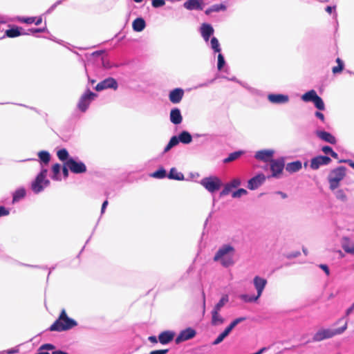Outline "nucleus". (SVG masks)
Wrapping results in <instances>:
<instances>
[{"mask_svg": "<svg viewBox=\"0 0 354 354\" xmlns=\"http://www.w3.org/2000/svg\"><path fill=\"white\" fill-rule=\"evenodd\" d=\"M347 322L340 328L335 330L329 328H322L317 330L313 337V342H321L326 339H330L335 335L342 334L347 329Z\"/></svg>", "mask_w": 354, "mask_h": 354, "instance_id": "obj_3", "label": "nucleus"}, {"mask_svg": "<svg viewBox=\"0 0 354 354\" xmlns=\"http://www.w3.org/2000/svg\"><path fill=\"white\" fill-rule=\"evenodd\" d=\"M346 176V168L338 167L331 171L328 176L330 189L334 190L339 186V183Z\"/></svg>", "mask_w": 354, "mask_h": 354, "instance_id": "obj_4", "label": "nucleus"}, {"mask_svg": "<svg viewBox=\"0 0 354 354\" xmlns=\"http://www.w3.org/2000/svg\"><path fill=\"white\" fill-rule=\"evenodd\" d=\"M313 102L314 103L315 107L319 110L323 111L325 109L324 103L322 99L319 95L317 96V97L314 100Z\"/></svg>", "mask_w": 354, "mask_h": 354, "instance_id": "obj_40", "label": "nucleus"}, {"mask_svg": "<svg viewBox=\"0 0 354 354\" xmlns=\"http://www.w3.org/2000/svg\"><path fill=\"white\" fill-rule=\"evenodd\" d=\"M231 188H235L241 185V180L238 178L233 179L230 183H227Z\"/></svg>", "mask_w": 354, "mask_h": 354, "instance_id": "obj_51", "label": "nucleus"}, {"mask_svg": "<svg viewBox=\"0 0 354 354\" xmlns=\"http://www.w3.org/2000/svg\"><path fill=\"white\" fill-rule=\"evenodd\" d=\"M354 310V303L353 304V305L348 308L346 311V315L348 316L350 313H351L353 312V310Z\"/></svg>", "mask_w": 354, "mask_h": 354, "instance_id": "obj_63", "label": "nucleus"}, {"mask_svg": "<svg viewBox=\"0 0 354 354\" xmlns=\"http://www.w3.org/2000/svg\"><path fill=\"white\" fill-rule=\"evenodd\" d=\"M225 9H226V6L223 3L215 4V5L212 6L208 9H207L205 10V14L209 15L212 12H219L221 10H225Z\"/></svg>", "mask_w": 354, "mask_h": 354, "instance_id": "obj_32", "label": "nucleus"}, {"mask_svg": "<svg viewBox=\"0 0 354 354\" xmlns=\"http://www.w3.org/2000/svg\"><path fill=\"white\" fill-rule=\"evenodd\" d=\"M268 100L274 104H283L288 101L289 97L283 94H270L268 96Z\"/></svg>", "mask_w": 354, "mask_h": 354, "instance_id": "obj_18", "label": "nucleus"}, {"mask_svg": "<svg viewBox=\"0 0 354 354\" xmlns=\"http://www.w3.org/2000/svg\"><path fill=\"white\" fill-rule=\"evenodd\" d=\"M152 6L154 8H159L165 4V0H152Z\"/></svg>", "mask_w": 354, "mask_h": 354, "instance_id": "obj_48", "label": "nucleus"}, {"mask_svg": "<svg viewBox=\"0 0 354 354\" xmlns=\"http://www.w3.org/2000/svg\"><path fill=\"white\" fill-rule=\"evenodd\" d=\"M234 248L230 245H223L216 253L214 260L220 261L225 266L228 267L234 264L233 256Z\"/></svg>", "mask_w": 354, "mask_h": 354, "instance_id": "obj_2", "label": "nucleus"}, {"mask_svg": "<svg viewBox=\"0 0 354 354\" xmlns=\"http://www.w3.org/2000/svg\"><path fill=\"white\" fill-rule=\"evenodd\" d=\"M175 336V333L170 330H165L160 333L158 335V341L162 344H167L171 342Z\"/></svg>", "mask_w": 354, "mask_h": 354, "instance_id": "obj_17", "label": "nucleus"}, {"mask_svg": "<svg viewBox=\"0 0 354 354\" xmlns=\"http://www.w3.org/2000/svg\"><path fill=\"white\" fill-rule=\"evenodd\" d=\"M184 93L183 88H174L169 92V99L173 104H178L182 100Z\"/></svg>", "mask_w": 354, "mask_h": 354, "instance_id": "obj_13", "label": "nucleus"}, {"mask_svg": "<svg viewBox=\"0 0 354 354\" xmlns=\"http://www.w3.org/2000/svg\"><path fill=\"white\" fill-rule=\"evenodd\" d=\"M245 320V317H239L236 318L234 320H233L230 324L225 329L227 330L229 333L232 331V330L240 322Z\"/></svg>", "mask_w": 354, "mask_h": 354, "instance_id": "obj_38", "label": "nucleus"}, {"mask_svg": "<svg viewBox=\"0 0 354 354\" xmlns=\"http://www.w3.org/2000/svg\"><path fill=\"white\" fill-rule=\"evenodd\" d=\"M265 180V175L263 174H259L249 180L248 187L251 190L257 189L261 184H263Z\"/></svg>", "mask_w": 354, "mask_h": 354, "instance_id": "obj_14", "label": "nucleus"}, {"mask_svg": "<svg viewBox=\"0 0 354 354\" xmlns=\"http://www.w3.org/2000/svg\"><path fill=\"white\" fill-rule=\"evenodd\" d=\"M337 198H340L342 201H345L346 199V196L344 193L343 190L339 189L337 192Z\"/></svg>", "mask_w": 354, "mask_h": 354, "instance_id": "obj_52", "label": "nucleus"}, {"mask_svg": "<svg viewBox=\"0 0 354 354\" xmlns=\"http://www.w3.org/2000/svg\"><path fill=\"white\" fill-rule=\"evenodd\" d=\"M132 26L135 31L140 32L145 29L146 23L142 18H137L133 21Z\"/></svg>", "mask_w": 354, "mask_h": 354, "instance_id": "obj_26", "label": "nucleus"}, {"mask_svg": "<svg viewBox=\"0 0 354 354\" xmlns=\"http://www.w3.org/2000/svg\"><path fill=\"white\" fill-rule=\"evenodd\" d=\"M318 95L315 90H310L305 93L302 96L301 99L304 102H313Z\"/></svg>", "mask_w": 354, "mask_h": 354, "instance_id": "obj_30", "label": "nucleus"}, {"mask_svg": "<svg viewBox=\"0 0 354 354\" xmlns=\"http://www.w3.org/2000/svg\"><path fill=\"white\" fill-rule=\"evenodd\" d=\"M21 30H22V28L19 27H13L10 29H8L6 31V35L10 38L16 37L18 36H20L23 35V33L21 32Z\"/></svg>", "mask_w": 354, "mask_h": 354, "instance_id": "obj_28", "label": "nucleus"}, {"mask_svg": "<svg viewBox=\"0 0 354 354\" xmlns=\"http://www.w3.org/2000/svg\"><path fill=\"white\" fill-rule=\"evenodd\" d=\"M57 156L58 158L62 161H67L68 160V153L66 149H62L57 151Z\"/></svg>", "mask_w": 354, "mask_h": 354, "instance_id": "obj_39", "label": "nucleus"}, {"mask_svg": "<svg viewBox=\"0 0 354 354\" xmlns=\"http://www.w3.org/2000/svg\"><path fill=\"white\" fill-rule=\"evenodd\" d=\"M19 21L23 23L30 24H33L35 22V17H22V18L19 19Z\"/></svg>", "mask_w": 354, "mask_h": 354, "instance_id": "obj_50", "label": "nucleus"}, {"mask_svg": "<svg viewBox=\"0 0 354 354\" xmlns=\"http://www.w3.org/2000/svg\"><path fill=\"white\" fill-rule=\"evenodd\" d=\"M77 325L75 320L70 318L66 312L65 309H62L59 317L56 321L50 326V331H65L70 330Z\"/></svg>", "mask_w": 354, "mask_h": 354, "instance_id": "obj_1", "label": "nucleus"}, {"mask_svg": "<svg viewBox=\"0 0 354 354\" xmlns=\"http://www.w3.org/2000/svg\"><path fill=\"white\" fill-rule=\"evenodd\" d=\"M52 354H68V353L65 351L58 350V351H53Z\"/></svg>", "mask_w": 354, "mask_h": 354, "instance_id": "obj_64", "label": "nucleus"}, {"mask_svg": "<svg viewBox=\"0 0 354 354\" xmlns=\"http://www.w3.org/2000/svg\"><path fill=\"white\" fill-rule=\"evenodd\" d=\"M60 169H61V166L58 163H56L55 165H53V167H52V171L53 172V178L54 179H57V176L59 174V171H60Z\"/></svg>", "mask_w": 354, "mask_h": 354, "instance_id": "obj_46", "label": "nucleus"}, {"mask_svg": "<svg viewBox=\"0 0 354 354\" xmlns=\"http://www.w3.org/2000/svg\"><path fill=\"white\" fill-rule=\"evenodd\" d=\"M331 159L328 156H318L313 158L310 161V167L315 170L321 165H328L330 162Z\"/></svg>", "mask_w": 354, "mask_h": 354, "instance_id": "obj_12", "label": "nucleus"}, {"mask_svg": "<svg viewBox=\"0 0 354 354\" xmlns=\"http://www.w3.org/2000/svg\"><path fill=\"white\" fill-rule=\"evenodd\" d=\"M274 151L271 149H264L258 151L255 153V158L259 160H262L263 162L271 161L273 157Z\"/></svg>", "mask_w": 354, "mask_h": 354, "instance_id": "obj_15", "label": "nucleus"}, {"mask_svg": "<svg viewBox=\"0 0 354 354\" xmlns=\"http://www.w3.org/2000/svg\"><path fill=\"white\" fill-rule=\"evenodd\" d=\"M230 333L224 330L223 332H222L217 337L216 339L212 342L213 345H217L223 342V340L229 335Z\"/></svg>", "mask_w": 354, "mask_h": 354, "instance_id": "obj_42", "label": "nucleus"}, {"mask_svg": "<svg viewBox=\"0 0 354 354\" xmlns=\"http://www.w3.org/2000/svg\"><path fill=\"white\" fill-rule=\"evenodd\" d=\"M322 150L326 154H330L331 152H333V149L329 146L323 147Z\"/></svg>", "mask_w": 354, "mask_h": 354, "instance_id": "obj_56", "label": "nucleus"}, {"mask_svg": "<svg viewBox=\"0 0 354 354\" xmlns=\"http://www.w3.org/2000/svg\"><path fill=\"white\" fill-rule=\"evenodd\" d=\"M201 183L209 192L218 191L222 185L221 180L216 176L204 178Z\"/></svg>", "mask_w": 354, "mask_h": 354, "instance_id": "obj_6", "label": "nucleus"}, {"mask_svg": "<svg viewBox=\"0 0 354 354\" xmlns=\"http://www.w3.org/2000/svg\"><path fill=\"white\" fill-rule=\"evenodd\" d=\"M336 62L337 63V66L332 68V71L334 74L340 73L344 69V63L340 58L337 57Z\"/></svg>", "mask_w": 354, "mask_h": 354, "instance_id": "obj_37", "label": "nucleus"}, {"mask_svg": "<svg viewBox=\"0 0 354 354\" xmlns=\"http://www.w3.org/2000/svg\"><path fill=\"white\" fill-rule=\"evenodd\" d=\"M342 247L346 253L354 254V243L348 238L342 239Z\"/></svg>", "mask_w": 354, "mask_h": 354, "instance_id": "obj_23", "label": "nucleus"}, {"mask_svg": "<svg viewBox=\"0 0 354 354\" xmlns=\"http://www.w3.org/2000/svg\"><path fill=\"white\" fill-rule=\"evenodd\" d=\"M47 172L46 169H43L37 176L35 180L32 183L31 188L35 193H39L43 190L44 187L50 183L49 180L46 179Z\"/></svg>", "mask_w": 354, "mask_h": 354, "instance_id": "obj_5", "label": "nucleus"}, {"mask_svg": "<svg viewBox=\"0 0 354 354\" xmlns=\"http://www.w3.org/2000/svg\"><path fill=\"white\" fill-rule=\"evenodd\" d=\"M315 116L317 118H318L319 120H321L323 122H324L325 121V118H324V115L322 113L319 112V111H317L315 112Z\"/></svg>", "mask_w": 354, "mask_h": 354, "instance_id": "obj_57", "label": "nucleus"}, {"mask_svg": "<svg viewBox=\"0 0 354 354\" xmlns=\"http://www.w3.org/2000/svg\"><path fill=\"white\" fill-rule=\"evenodd\" d=\"M201 35L203 39L207 41L211 35L214 33L212 26L207 24H203L201 28Z\"/></svg>", "mask_w": 354, "mask_h": 354, "instance_id": "obj_21", "label": "nucleus"}, {"mask_svg": "<svg viewBox=\"0 0 354 354\" xmlns=\"http://www.w3.org/2000/svg\"><path fill=\"white\" fill-rule=\"evenodd\" d=\"M178 138L176 136H173L171 138L169 143L167 145L164 149V152L166 153L169 151L173 147L177 145L179 143Z\"/></svg>", "mask_w": 354, "mask_h": 354, "instance_id": "obj_35", "label": "nucleus"}, {"mask_svg": "<svg viewBox=\"0 0 354 354\" xmlns=\"http://www.w3.org/2000/svg\"><path fill=\"white\" fill-rule=\"evenodd\" d=\"M168 178L177 180H184V175L181 172H178L177 169L174 167L170 169Z\"/></svg>", "mask_w": 354, "mask_h": 354, "instance_id": "obj_27", "label": "nucleus"}, {"mask_svg": "<svg viewBox=\"0 0 354 354\" xmlns=\"http://www.w3.org/2000/svg\"><path fill=\"white\" fill-rule=\"evenodd\" d=\"M232 188L231 187L227 184L224 189L222 190V192H221V195H227L230 193V192L231 191Z\"/></svg>", "mask_w": 354, "mask_h": 354, "instance_id": "obj_53", "label": "nucleus"}, {"mask_svg": "<svg viewBox=\"0 0 354 354\" xmlns=\"http://www.w3.org/2000/svg\"><path fill=\"white\" fill-rule=\"evenodd\" d=\"M224 323V319L220 315L219 311L212 310L211 324L212 326H218Z\"/></svg>", "mask_w": 354, "mask_h": 354, "instance_id": "obj_25", "label": "nucleus"}, {"mask_svg": "<svg viewBox=\"0 0 354 354\" xmlns=\"http://www.w3.org/2000/svg\"><path fill=\"white\" fill-rule=\"evenodd\" d=\"M228 296L227 295H223L219 301L215 305L213 309L220 311L222 307H223L224 305L228 302Z\"/></svg>", "mask_w": 354, "mask_h": 354, "instance_id": "obj_34", "label": "nucleus"}, {"mask_svg": "<svg viewBox=\"0 0 354 354\" xmlns=\"http://www.w3.org/2000/svg\"><path fill=\"white\" fill-rule=\"evenodd\" d=\"M148 339L150 342L153 343V344H157L158 343V339L156 336H149L148 337Z\"/></svg>", "mask_w": 354, "mask_h": 354, "instance_id": "obj_60", "label": "nucleus"}, {"mask_svg": "<svg viewBox=\"0 0 354 354\" xmlns=\"http://www.w3.org/2000/svg\"><path fill=\"white\" fill-rule=\"evenodd\" d=\"M6 352L8 354L17 353L19 352V349L18 348H12V349H9V350L6 351Z\"/></svg>", "mask_w": 354, "mask_h": 354, "instance_id": "obj_61", "label": "nucleus"}, {"mask_svg": "<svg viewBox=\"0 0 354 354\" xmlns=\"http://www.w3.org/2000/svg\"><path fill=\"white\" fill-rule=\"evenodd\" d=\"M26 196V190L24 188H20L16 190L13 194L12 203H16L20 199L24 198Z\"/></svg>", "mask_w": 354, "mask_h": 354, "instance_id": "obj_31", "label": "nucleus"}, {"mask_svg": "<svg viewBox=\"0 0 354 354\" xmlns=\"http://www.w3.org/2000/svg\"><path fill=\"white\" fill-rule=\"evenodd\" d=\"M68 169H69L68 168V167L66 166V162H65L64 165V167H63V169H62L63 174H64L65 178L68 176Z\"/></svg>", "mask_w": 354, "mask_h": 354, "instance_id": "obj_59", "label": "nucleus"}, {"mask_svg": "<svg viewBox=\"0 0 354 354\" xmlns=\"http://www.w3.org/2000/svg\"><path fill=\"white\" fill-rule=\"evenodd\" d=\"M335 9V6H327L325 10L328 13L331 14Z\"/></svg>", "mask_w": 354, "mask_h": 354, "instance_id": "obj_62", "label": "nucleus"}, {"mask_svg": "<svg viewBox=\"0 0 354 354\" xmlns=\"http://www.w3.org/2000/svg\"><path fill=\"white\" fill-rule=\"evenodd\" d=\"M247 194V191L245 189L240 188L238 190L232 193L233 198H239L241 196L245 195Z\"/></svg>", "mask_w": 354, "mask_h": 354, "instance_id": "obj_45", "label": "nucleus"}, {"mask_svg": "<svg viewBox=\"0 0 354 354\" xmlns=\"http://www.w3.org/2000/svg\"><path fill=\"white\" fill-rule=\"evenodd\" d=\"M319 267L325 272L326 275L328 276L330 274V271H329L328 267L326 265L321 264L319 266Z\"/></svg>", "mask_w": 354, "mask_h": 354, "instance_id": "obj_58", "label": "nucleus"}, {"mask_svg": "<svg viewBox=\"0 0 354 354\" xmlns=\"http://www.w3.org/2000/svg\"><path fill=\"white\" fill-rule=\"evenodd\" d=\"M285 163L283 159L272 160L270 161V169L272 171V176L278 178L282 173Z\"/></svg>", "mask_w": 354, "mask_h": 354, "instance_id": "obj_10", "label": "nucleus"}, {"mask_svg": "<svg viewBox=\"0 0 354 354\" xmlns=\"http://www.w3.org/2000/svg\"><path fill=\"white\" fill-rule=\"evenodd\" d=\"M178 140L183 144H189L192 142V137L188 131H183L180 133Z\"/></svg>", "mask_w": 354, "mask_h": 354, "instance_id": "obj_29", "label": "nucleus"}, {"mask_svg": "<svg viewBox=\"0 0 354 354\" xmlns=\"http://www.w3.org/2000/svg\"><path fill=\"white\" fill-rule=\"evenodd\" d=\"M253 283L257 292V295L260 297L267 284V280L259 276H256L253 279Z\"/></svg>", "mask_w": 354, "mask_h": 354, "instance_id": "obj_16", "label": "nucleus"}, {"mask_svg": "<svg viewBox=\"0 0 354 354\" xmlns=\"http://www.w3.org/2000/svg\"><path fill=\"white\" fill-rule=\"evenodd\" d=\"M95 95H96L94 93L91 92L90 90H88L80 99L77 105L79 109L81 111L84 112Z\"/></svg>", "mask_w": 354, "mask_h": 354, "instance_id": "obj_8", "label": "nucleus"}, {"mask_svg": "<svg viewBox=\"0 0 354 354\" xmlns=\"http://www.w3.org/2000/svg\"><path fill=\"white\" fill-rule=\"evenodd\" d=\"M211 46L212 48L216 53H219L221 51V48L219 45V42L216 37H212L211 39Z\"/></svg>", "mask_w": 354, "mask_h": 354, "instance_id": "obj_43", "label": "nucleus"}, {"mask_svg": "<svg viewBox=\"0 0 354 354\" xmlns=\"http://www.w3.org/2000/svg\"><path fill=\"white\" fill-rule=\"evenodd\" d=\"M241 298L245 302H253L256 301L259 297L257 296H250L248 295H241Z\"/></svg>", "mask_w": 354, "mask_h": 354, "instance_id": "obj_44", "label": "nucleus"}, {"mask_svg": "<svg viewBox=\"0 0 354 354\" xmlns=\"http://www.w3.org/2000/svg\"><path fill=\"white\" fill-rule=\"evenodd\" d=\"M169 351L168 349L155 350L149 353V354H166Z\"/></svg>", "mask_w": 354, "mask_h": 354, "instance_id": "obj_54", "label": "nucleus"}, {"mask_svg": "<svg viewBox=\"0 0 354 354\" xmlns=\"http://www.w3.org/2000/svg\"><path fill=\"white\" fill-rule=\"evenodd\" d=\"M302 167L301 162L296 160L292 162H289L286 165V170L289 173H295L299 171Z\"/></svg>", "mask_w": 354, "mask_h": 354, "instance_id": "obj_24", "label": "nucleus"}, {"mask_svg": "<svg viewBox=\"0 0 354 354\" xmlns=\"http://www.w3.org/2000/svg\"><path fill=\"white\" fill-rule=\"evenodd\" d=\"M196 330L192 328H187L182 330L175 339L176 344L192 339L195 337Z\"/></svg>", "mask_w": 354, "mask_h": 354, "instance_id": "obj_11", "label": "nucleus"}, {"mask_svg": "<svg viewBox=\"0 0 354 354\" xmlns=\"http://www.w3.org/2000/svg\"><path fill=\"white\" fill-rule=\"evenodd\" d=\"M38 156L41 162L48 164L50 160V153L46 151H41L38 153Z\"/></svg>", "mask_w": 354, "mask_h": 354, "instance_id": "obj_36", "label": "nucleus"}, {"mask_svg": "<svg viewBox=\"0 0 354 354\" xmlns=\"http://www.w3.org/2000/svg\"><path fill=\"white\" fill-rule=\"evenodd\" d=\"M167 176V173L165 169L161 168L153 174H151V176L156 178H163Z\"/></svg>", "mask_w": 354, "mask_h": 354, "instance_id": "obj_41", "label": "nucleus"}, {"mask_svg": "<svg viewBox=\"0 0 354 354\" xmlns=\"http://www.w3.org/2000/svg\"><path fill=\"white\" fill-rule=\"evenodd\" d=\"M184 7L189 10H203L202 3L198 0H188L184 3Z\"/></svg>", "mask_w": 354, "mask_h": 354, "instance_id": "obj_22", "label": "nucleus"}, {"mask_svg": "<svg viewBox=\"0 0 354 354\" xmlns=\"http://www.w3.org/2000/svg\"><path fill=\"white\" fill-rule=\"evenodd\" d=\"M9 214V211L3 206L0 207V217Z\"/></svg>", "mask_w": 354, "mask_h": 354, "instance_id": "obj_55", "label": "nucleus"}, {"mask_svg": "<svg viewBox=\"0 0 354 354\" xmlns=\"http://www.w3.org/2000/svg\"><path fill=\"white\" fill-rule=\"evenodd\" d=\"M170 120L174 124H179L182 122L183 117L179 109L174 108L171 110Z\"/></svg>", "mask_w": 354, "mask_h": 354, "instance_id": "obj_20", "label": "nucleus"}, {"mask_svg": "<svg viewBox=\"0 0 354 354\" xmlns=\"http://www.w3.org/2000/svg\"><path fill=\"white\" fill-rule=\"evenodd\" d=\"M66 166L74 174H82L86 171V167L84 162H77L71 158L66 161Z\"/></svg>", "mask_w": 354, "mask_h": 354, "instance_id": "obj_7", "label": "nucleus"}, {"mask_svg": "<svg viewBox=\"0 0 354 354\" xmlns=\"http://www.w3.org/2000/svg\"><path fill=\"white\" fill-rule=\"evenodd\" d=\"M55 348V346L52 344H44L39 347V351L53 350Z\"/></svg>", "mask_w": 354, "mask_h": 354, "instance_id": "obj_49", "label": "nucleus"}, {"mask_svg": "<svg viewBox=\"0 0 354 354\" xmlns=\"http://www.w3.org/2000/svg\"><path fill=\"white\" fill-rule=\"evenodd\" d=\"M118 84L117 81L113 77H108L100 82H99L96 86L95 90L97 91H101L107 88H113L116 90L118 88Z\"/></svg>", "mask_w": 354, "mask_h": 354, "instance_id": "obj_9", "label": "nucleus"}, {"mask_svg": "<svg viewBox=\"0 0 354 354\" xmlns=\"http://www.w3.org/2000/svg\"><path fill=\"white\" fill-rule=\"evenodd\" d=\"M243 153V151H234L233 153H231L228 156L227 158H226L223 160V162L228 163V162H232V161L238 159Z\"/></svg>", "mask_w": 354, "mask_h": 354, "instance_id": "obj_33", "label": "nucleus"}, {"mask_svg": "<svg viewBox=\"0 0 354 354\" xmlns=\"http://www.w3.org/2000/svg\"><path fill=\"white\" fill-rule=\"evenodd\" d=\"M224 64H225L224 57L221 54L219 53L218 55V64H217L218 69L219 71H221L222 69V68L223 67Z\"/></svg>", "mask_w": 354, "mask_h": 354, "instance_id": "obj_47", "label": "nucleus"}, {"mask_svg": "<svg viewBox=\"0 0 354 354\" xmlns=\"http://www.w3.org/2000/svg\"><path fill=\"white\" fill-rule=\"evenodd\" d=\"M316 135L322 140L330 144L334 145L337 142L335 137L329 132L325 131H317L316 132Z\"/></svg>", "mask_w": 354, "mask_h": 354, "instance_id": "obj_19", "label": "nucleus"}]
</instances>
